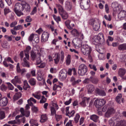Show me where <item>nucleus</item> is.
Returning <instances> with one entry per match:
<instances>
[{
  "instance_id": "obj_6",
  "label": "nucleus",
  "mask_w": 126,
  "mask_h": 126,
  "mask_svg": "<svg viewBox=\"0 0 126 126\" xmlns=\"http://www.w3.org/2000/svg\"><path fill=\"white\" fill-rule=\"evenodd\" d=\"M106 104V100L104 99H97L94 102V105L97 109L103 107Z\"/></svg>"
},
{
  "instance_id": "obj_8",
  "label": "nucleus",
  "mask_w": 126,
  "mask_h": 126,
  "mask_svg": "<svg viewBox=\"0 0 126 126\" xmlns=\"http://www.w3.org/2000/svg\"><path fill=\"white\" fill-rule=\"evenodd\" d=\"M53 106L50 107L51 116L57 115V110H59V105L57 103H53Z\"/></svg>"
},
{
  "instance_id": "obj_52",
  "label": "nucleus",
  "mask_w": 126,
  "mask_h": 126,
  "mask_svg": "<svg viewBox=\"0 0 126 126\" xmlns=\"http://www.w3.org/2000/svg\"><path fill=\"white\" fill-rule=\"evenodd\" d=\"M89 67H90V68H91V69H93L94 71H97V68L96 67V66L95 65L89 64Z\"/></svg>"
},
{
  "instance_id": "obj_24",
  "label": "nucleus",
  "mask_w": 126,
  "mask_h": 126,
  "mask_svg": "<svg viewBox=\"0 0 126 126\" xmlns=\"http://www.w3.org/2000/svg\"><path fill=\"white\" fill-rule=\"evenodd\" d=\"M118 49L119 51H126V43H123L118 46Z\"/></svg>"
},
{
  "instance_id": "obj_17",
  "label": "nucleus",
  "mask_w": 126,
  "mask_h": 126,
  "mask_svg": "<svg viewBox=\"0 0 126 126\" xmlns=\"http://www.w3.org/2000/svg\"><path fill=\"white\" fill-rule=\"evenodd\" d=\"M67 76V73L63 72V71L61 70L60 72V77L59 78L61 81H63L65 80Z\"/></svg>"
},
{
  "instance_id": "obj_42",
  "label": "nucleus",
  "mask_w": 126,
  "mask_h": 126,
  "mask_svg": "<svg viewBox=\"0 0 126 126\" xmlns=\"http://www.w3.org/2000/svg\"><path fill=\"white\" fill-rule=\"evenodd\" d=\"M30 124L31 125H33V126H39L37 121L35 120L34 119H31L30 121Z\"/></svg>"
},
{
  "instance_id": "obj_46",
  "label": "nucleus",
  "mask_w": 126,
  "mask_h": 126,
  "mask_svg": "<svg viewBox=\"0 0 126 126\" xmlns=\"http://www.w3.org/2000/svg\"><path fill=\"white\" fill-rule=\"evenodd\" d=\"M79 119H80V115L78 113L76 114L74 118V121L76 124H77L79 122Z\"/></svg>"
},
{
  "instance_id": "obj_15",
  "label": "nucleus",
  "mask_w": 126,
  "mask_h": 126,
  "mask_svg": "<svg viewBox=\"0 0 126 126\" xmlns=\"http://www.w3.org/2000/svg\"><path fill=\"white\" fill-rule=\"evenodd\" d=\"M115 9H116V11H120V13L118 14L119 16H120L121 17H125L126 15V11L124 10H121L120 9V8L119 6H117L116 8H115L114 9V10Z\"/></svg>"
},
{
  "instance_id": "obj_45",
  "label": "nucleus",
  "mask_w": 126,
  "mask_h": 126,
  "mask_svg": "<svg viewBox=\"0 0 126 126\" xmlns=\"http://www.w3.org/2000/svg\"><path fill=\"white\" fill-rule=\"evenodd\" d=\"M13 29L16 31L17 30H22L23 29V26H22L21 25H19L16 27H14Z\"/></svg>"
},
{
  "instance_id": "obj_11",
  "label": "nucleus",
  "mask_w": 126,
  "mask_h": 126,
  "mask_svg": "<svg viewBox=\"0 0 126 126\" xmlns=\"http://www.w3.org/2000/svg\"><path fill=\"white\" fill-rule=\"evenodd\" d=\"M16 70H17V72L18 73H21V75H24V73H25V72L27 71L24 68H23V69L20 68V65L19 64V63H18L17 64Z\"/></svg>"
},
{
  "instance_id": "obj_3",
  "label": "nucleus",
  "mask_w": 126,
  "mask_h": 126,
  "mask_svg": "<svg viewBox=\"0 0 126 126\" xmlns=\"http://www.w3.org/2000/svg\"><path fill=\"white\" fill-rule=\"evenodd\" d=\"M24 10V8L23 2L22 3H16L15 4L14 11L17 16H21V15H23V13H22V11Z\"/></svg>"
},
{
  "instance_id": "obj_27",
  "label": "nucleus",
  "mask_w": 126,
  "mask_h": 126,
  "mask_svg": "<svg viewBox=\"0 0 126 126\" xmlns=\"http://www.w3.org/2000/svg\"><path fill=\"white\" fill-rule=\"evenodd\" d=\"M116 118L113 117L109 121V124L110 126H117V124L115 125Z\"/></svg>"
},
{
  "instance_id": "obj_48",
  "label": "nucleus",
  "mask_w": 126,
  "mask_h": 126,
  "mask_svg": "<svg viewBox=\"0 0 126 126\" xmlns=\"http://www.w3.org/2000/svg\"><path fill=\"white\" fill-rule=\"evenodd\" d=\"M4 37L6 39L8 42H11V41H12V35L8 36V35H5Z\"/></svg>"
},
{
  "instance_id": "obj_1",
  "label": "nucleus",
  "mask_w": 126,
  "mask_h": 126,
  "mask_svg": "<svg viewBox=\"0 0 126 126\" xmlns=\"http://www.w3.org/2000/svg\"><path fill=\"white\" fill-rule=\"evenodd\" d=\"M81 50L83 55L88 56L90 63H92L93 62V59H92V56H91V51H92V48H91V47L89 46L87 44H85L84 45L83 47L81 48Z\"/></svg>"
},
{
  "instance_id": "obj_59",
  "label": "nucleus",
  "mask_w": 126,
  "mask_h": 126,
  "mask_svg": "<svg viewBox=\"0 0 126 126\" xmlns=\"http://www.w3.org/2000/svg\"><path fill=\"white\" fill-rule=\"evenodd\" d=\"M55 116L56 120L57 122H59V121H60V120H61V119L63 118L62 115H59L56 114Z\"/></svg>"
},
{
  "instance_id": "obj_28",
  "label": "nucleus",
  "mask_w": 126,
  "mask_h": 126,
  "mask_svg": "<svg viewBox=\"0 0 126 126\" xmlns=\"http://www.w3.org/2000/svg\"><path fill=\"white\" fill-rule=\"evenodd\" d=\"M73 71V75H76V69L75 68H72V69H69L67 71L68 75H71V73Z\"/></svg>"
},
{
  "instance_id": "obj_22",
  "label": "nucleus",
  "mask_w": 126,
  "mask_h": 126,
  "mask_svg": "<svg viewBox=\"0 0 126 126\" xmlns=\"http://www.w3.org/2000/svg\"><path fill=\"white\" fill-rule=\"evenodd\" d=\"M59 14L62 17L63 19L66 20L67 18H68V15L65 11L59 13Z\"/></svg>"
},
{
  "instance_id": "obj_13",
  "label": "nucleus",
  "mask_w": 126,
  "mask_h": 126,
  "mask_svg": "<svg viewBox=\"0 0 126 126\" xmlns=\"http://www.w3.org/2000/svg\"><path fill=\"white\" fill-rule=\"evenodd\" d=\"M14 63V62L13 61H12V59H11V58L10 57H8V58H5L4 59V61L3 62V64L5 66V67H8V64L7 63Z\"/></svg>"
},
{
  "instance_id": "obj_55",
  "label": "nucleus",
  "mask_w": 126,
  "mask_h": 126,
  "mask_svg": "<svg viewBox=\"0 0 126 126\" xmlns=\"http://www.w3.org/2000/svg\"><path fill=\"white\" fill-rule=\"evenodd\" d=\"M104 17L105 19L108 21H111L112 20V17H111V15H109L108 16H107V15H104Z\"/></svg>"
},
{
  "instance_id": "obj_34",
  "label": "nucleus",
  "mask_w": 126,
  "mask_h": 126,
  "mask_svg": "<svg viewBox=\"0 0 126 126\" xmlns=\"http://www.w3.org/2000/svg\"><path fill=\"white\" fill-rule=\"evenodd\" d=\"M71 63V56L70 55H68L66 60V64L67 65H69Z\"/></svg>"
},
{
  "instance_id": "obj_60",
  "label": "nucleus",
  "mask_w": 126,
  "mask_h": 126,
  "mask_svg": "<svg viewBox=\"0 0 126 126\" xmlns=\"http://www.w3.org/2000/svg\"><path fill=\"white\" fill-rule=\"evenodd\" d=\"M33 39H34V34L32 33L29 37V41L30 42H32L33 40Z\"/></svg>"
},
{
  "instance_id": "obj_43",
  "label": "nucleus",
  "mask_w": 126,
  "mask_h": 126,
  "mask_svg": "<svg viewBox=\"0 0 126 126\" xmlns=\"http://www.w3.org/2000/svg\"><path fill=\"white\" fill-rule=\"evenodd\" d=\"M46 102H47V98L45 97V96L42 95L41 98L40 97V100L39 101L40 104H44V103Z\"/></svg>"
},
{
  "instance_id": "obj_23",
  "label": "nucleus",
  "mask_w": 126,
  "mask_h": 126,
  "mask_svg": "<svg viewBox=\"0 0 126 126\" xmlns=\"http://www.w3.org/2000/svg\"><path fill=\"white\" fill-rule=\"evenodd\" d=\"M60 60H61V56L60 55L57 54L55 56L54 61L55 64H58L60 63Z\"/></svg>"
},
{
  "instance_id": "obj_18",
  "label": "nucleus",
  "mask_w": 126,
  "mask_h": 126,
  "mask_svg": "<svg viewBox=\"0 0 126 126\" xmlns=\"http://www.w3.org/2000/svg\"><path fill=\"white\" fill-rule=\"evenodd\" d=\"M95 92L96 94H97L99 96H106V92H105L104 90H100L99 89H96L95 90Z\"/></svg>"
},
{
  "instance_id": "obj_50",
  "label": "nucleus",
  "mask_w": 126,
  "mask_h": 126,
  "mask_svg": "<svg viewBox=\"0 0 126 126\" xmlns=\"http://www.w3.org/2000/svg\"><path fill=\"white\" fill-rule=\"evenodd\" d=\"M0 89L2 91H6L7 90V86H5L4 84H2L0 86Z\"/></svg>"
},
{
  "instance_id": "obj_37",
  "label": "nucleus",
  "mask_w": 126,
  "mask_h": 126,
  "mask_svg": "<svg viewBox=\"0 0 126 126\" xmlns=\"http://www.w3.org/2000/svg\"><path fill=\"white\" fill-rule=\"evenodd\" d=\"M12 83L14 84V82H16L17 83H20L21 82V80H20V78L18 76H15L13 80L11 81Z\"/></svg>"
},
{
  "instance_id": "obj_5",
  "label": "nucleus",
  "mask_w": 126,
  "mask_h": 126,
  "mask_svg": "<svg viewBox=\"0 0 126 126\" xmlns=\"http://www.w3.org/2000/svg\"><path fill=\"white\" fill-rule=\"evenodd\" d=\"M80 6L82 9H88L90 7V0H79Z\"/></svg>"
},
{
  "instance_id": "obj_35",
  "label": "nucleus",
  "mask_w": 126,
  "mask_h": 126,
  "mask_svg": "<svg viewBox=\"0 0 126 126\" xmlns=\"http://www.w3.org/2000/svg\"><path fill=\"white\" fill-rule=\"evenodd\" d=\"M32 102H33V103H36L37 101H36V99H35L33 97H31L28 100V103L29 104L30 106H32L33 105V103Z\"/></svg>"
},
{
  "instance_id": "obj_30",
  "label": "nucleus",
  "mask_w": 126,
  "mask_h": 126,
  "mask_svg": "<svg viewBox=\"0 0 126 126\" xmlns=\"http://www.w3.org/2000/svg\"><path fill=\"white\" fill-rule=\"evenodd\" d=\"M71 34L74 36V37H78L79 36V32L77 31V30L74 29L71 31Z\"/></svg>"
},
{
  "instance_id": "obj_44",
  "label": "nucleus",
  "mask_w": 126,
  "mask_h": 126,
  "mask_svg": "<svg viewBox=\"0 0 126 126\" xmlns=\"http://www.w3.org/2000/svg\"><path fill=\"white\" fill-rule=\"evenodd\" d=\"M60 57L61 62L63 63V61L64 60V52H63V51H61Z\"/></svg>"
},
{
  "instance_id": "obj_25",
  "label": "nucleus",
  "mask_w": 126,
  "mask_h": 126,
  "mask_svg": "<svg viewBox=\"0 0 126 126\" xmlns=\"http://www.w3.org/2000/svg\"><path fill=\"white\" fill-rule=\"evenodd\" d=\"M31 57L32 58V61H35L36 58H37V54L34 50H32L31 52Z\"/></svg>"
},
{
  "instance_id": "obj_20",
  "label": "nucleus",
  "mask_w": 126,
  "mask_h": 126,
  "mask_svg": "<svg viewBox=\"0 0 126 126\" xmlns=\"http://www.w3.org/2000/svg\"><path fill=\"white\" fill-rule=\"evenodd\" d=\"M48 116L47 115H42L40 117V123H46L48 121Z\"/></svg>"
},
{
  "instance_id": "obj_10",
  "label": "nucleus",
  "mask_w": 126,
  "mask_h": 126,
  "mask_svg": "<svg viewBox=\"0 0 126 126\" xmlns=\"http://www.w3.org/2000/svg\"><path fill=\"white\" fill-rule=\"evenodd\" d=\"M126 71L125 68H120L118 70V75L121 77L122 79H126V76H125L126 75Z\"/></svg>"
},
{
  "instance_id": "obj_21",
  "label": "nucleus",
  "mask_w": 126,
  "mask_h": 126,
  "mask_svg": "<svg viewBox=\"0 0 126 126\" xmlns=\"http://www.w3.org/2000/svg\"><path fill=\"white\" fill-rule=\"evenodd\" d=\"M65 7L67 9V10H71V8L72 7V5L71 4V2L66 1Z\"/></svg>"
},
{
  "instance_id": "obj_64",
  "label": "nucleus",
  "mask_w": 126,
  "mask_h": 126,
  "mask_svg": "<svg viewBox=\"0 0 126 126\" xmlns=\"http://www.w3.org/2000/svg\"><path fill=\"white\" fill-rule=\"evenodd\" d=\"M65 126H73L72 121L69 120L65 125Z\"/></svg>"
},
{
  "instance_id": "obj_58",
  "label": "nucleus",
  "mask_w": 126,
  "mask_h": 126,
  "mask_svg": "<svg viewBox=\"0 0 126 126\" xmlns=\"http://www.w3.org/2000/svg\"><path fill=\"white\" fill-rule=\"evenodd\" d=\"M91 81V79L90 78H86L84 81L83 83H85L86 84H88V83H90V82Z\"/></svg>"
},
{
  "instance_id": "obj_9",
  "label": "nucleus",
  "mask_w": 126,
  "mask_h": 126,
  "mask_svg": "<svg viewBox=\"0 0 126 126\" xmlns=\"http://www.w3.org/2000/svg\"><path fill=\"white\" fill-rule=\"evenodd\" d=\"M115 112V109L112 107H109L105 113V116L106 118H111V116H112V115H114Z\"/></svg>"
},
{
  "instance_id": "obj_41",
  "label": "nucleus",
  "mask_w": 126,
  "mask_h": 126,
  "mask_svg": "<svg viewBox=\"0 0 126 126\" xmlns=\"http://www.w3.org/2000/svg\"><path fill=\"white\" fill-rule=\"evenodd\" d=\"M65 25L69 30H72L73 28L70 26V22L69 21H66L65 22Z\"/></svg>"
},
{
  "instance_id": "obj_26",
  "label": "nucleus",
  "mask_w": 126,
  "mask_h": 126,
  "mask_svg": "<svg viewBox=\"0 0 126 126\" xmlns=\"http://www.w3.org/2000/svg\"><path fill=\"white\" fill-rule=\"evenodd\" d=\"M90 119L94 123H97L98 120H99V117L96 115H93L91 116Z\"/></svg>"
},
{
  "instance_id": "obj_19",
  "label": "nucleus",
  "mask_w": 126,
  "mask_h": 126,
  "mask_svg": "<svg viewBox=\"0 0 126 126\" xmlns=\"http://www.w3.org/2000/svg\"><path fill=\"white\" fill-rule=\"evenodd\" d=\"M95 90V87L93 85H89L88 87V92L89 94H92V93Z\"/></svg>"
},
{
  "instance_id": "obj_38",
  "label": "nucleus",
  "mask_w": 126,
  "mask_h": 126,
  "mask_svg": "<svg viewBox=\"0 0 126 126\" xmlns=\"http://www.w3.org/2000/svg\"><path fill=\"white\" fill-rule=\"evenodd\" d=\"M117 126H126V121L125 120H121L117 123Z\"/></svg>"
},
{
  "instance_id": "obj_2",
  "label": "nucleus",
  "mask_w": 126,
  "mask_h": 126,
  "mask_svg": "<svg viewBox=\"0 0 126 126\" xmlns=\"http://www.w3.org/2000/svg\"><path fill=\"white\" fill-rule=\"evenodd\" d=\"M93 44L97 46L98 44H105V38L102 32L99 33L97 35L94 37L92 39Z\"/></svg>"
},
{
  "instance_id": "obj_54",
  "label": "nucleus",
  "mask_w": 126,
  "mask_h": 126,
  "mask_svg": "<svg viewBox=\"0 0 126 126\" xmlns=\"http://www.w3.org/2000/svg\"><path fill=\"white\" fill-rule=\"evenodd\" d=\"M16 25H17V21H15L14 22H12L10 25V27H11V28H12L13 27H16Z\"/></svg>"
},
{
  "instance_id": "obj_63",
  "label": "nucleus",
  "mask_w": 126,
  "mask_h": 126,
  "mask_svg": "<svg viewBox=\"0 0 126 126\" xmlns=\"http://www.w3.org/2000/svg\"><path fill=\"white\" fill-rule=\"evenodd\" d=\"M31 21H32V18H31V17L30 16H27L26 19V22H31Z\"/></svg>"
},
{
  "instance_id": "obj_40",
  "label": "nucleus",
  "mask_w": 126,
  "mask_h": 126,
  "mask_svg": "<svg viewBox=\"0 0 126 126\" xmlns=\"http://www.w3.org/2000/svg\"><path fill=\"white\" fill-rule=\"evenodd\" d=\"M5 118V113L0 109V120H3Z\"/></svg>"
},
{
  "instance_id": "obj_16",
  "label": "nucleus",
  "mask_w": 126,
  "mask_h": 126,
  "mask_svg": "<svg viewBox=\"0 0 126 126\" xmlns=\"http://www.w3.org/2000/svg\"><path fill=\"white\" fill-rule=\"evenodd\" d=\"M20 112L23 116H25L26 118H29L30 116V111H29L28 110L26 109L24 110V108H21Z\"/></svg>"
},
{
  "instance_id": "obj_4",
  "label": "nucleus",
  "mask_w": 126,
  "mask_h": 126,
  "mask_svg": "<svg viewBox=\"0 0 126 126\" xmlns=\"http://www.w3.org/2000/svg\"><path fill=\"white\" fill-rule=\"evenodd\" d=\"M88 71V67L85 64L82 63L78 67V73L79 75L83 76L85 75L87 72Z\"/></svg>"
},
{
  "instance_id": "obj_53",
  "label": "nucleus",
  "mask_w": 126,
  "mask_h": 126,
  "mask_svg": "<svg viewBox=\"0 0 126 126\" xmlns=\"http://www.w3.org/2000/svg\"><path fill=\"white\" fill-rule=\"evenodd\" d=\"M6 84L8 85V88L9 90H13L14 89V87H13V85H12L11 83L8 82L6 83Z\"/></svg>"
},
{
  "instance_id": "obj_29",
  "label": "nucleus",
  "mask_w": 126,
  "mask_h": 126,
  "mask_svg": "<svg viewBox=\"0 0 126 126\" xmlns=\"http://www.w3.org/2000/svg\"><path fill=\"white\" fill-rule=\"evenodd\" d=\"M91 81L94 84H97L99 81L98 78L94 77L93 76L90 77Z\"/></svg>"
},
{
  "instance_id": "obj_32",
  "label": "nucleus",
  "mask_w": 126,
  "mask_h": 126,
  "mask_svg": "<svg viewBox=\"0 0 126 126\" xmlns=\"http://www.w3.org/2000/svg\"><path fill=\"white\" fill-rule=\"evenodd\" d=\"M123 97V94H119L116 97V101L119 104H121V100Z\"/></svg>"
},
{
  "instance_id": "obj_31",
  "label": "nucleus",
  "mask_w": 126,
  "mask_h": 126,
  "mask_svg": "<svg viewBox=\"0 0 126 126\" xmlns=\"http://www.w3.org/2000/svg\"><path fill=\"white\" fill-rule=\"evenodd\" d=\"M24 10L25 9L26 11H30V5L27 2H23Z\"/></svg>"
},
{
  "instance_id": "obj_47",
  "label": "nucleus",
  "mask_w": 126,
  "mask_h": 126,
  "mask_svg": "<svg viewBox=\"0 0 126 126\" xmlns=\"http://www.w3.org/2000/svg\"><path fill=\"white\" fill-rule=\"evenodd\" d=\"M79 82H81V80H80V79L76 80V79H75V80H74V81H73L72 83V85L73 86H74L76 85V84H78V83H79Z\"/></svg>"
},
{
  "instance_id": "obj_49",
  "label": "nucleus",
  "mask_w": 126,
  "mask_h": 126,
  "mask_svg": "<svg viewBox=\"0 0 126 126\" xmlns=\"http://www.w3.org/2000/svg\"><path fill=\"white\" fill-rule=\"evenodd\" d=\"M2 48H8L9 45H8V42L7 41H4L2 44Z\"/></svg>"
},
{
  "instance_id": "obj_51",
  "label": "nucleus",
  "mask_w": 126,
  "mask_h": 126,
  "mask_svg": "<svg viewBox=\"0 0 126 126\" xmlns=\"http://www.w3.org/2000/svg\"><path fill=\"white\" fill-rule=\"evenodd\" d=\"M32 49V48H31V46H27L26 48V49L25 50V53L30 54Z\"/></svg>"
},
{
  "instance_id": "obj_56",
  "label": "nucleus",
  "mask_w": 126,
  "mask_h": 126,
  "mask_svg": "<svg viewBox=\"0 0 126 126\" xmlns=\"http://www.w3.org/2000/svg\"><path fill=\"white\" fill-rule=\"evenodd\" d=\"M80 104L82 107H86V101H85L84 98L83 99L82 102H80Z\"/></svg>"
},
{
  "instance_id": "obj_61",
  "label": "nucleus",
  "mask_w": 126,
  "mask_h": 126,
  "mask_svg": "<svg viewBox=\"0 0 126 126\" xmlns=\"http://www.w3.org/2000/svg\"><path fill=\"white\" fill-rule=\"evenodd\" d=\"M30 86H29V84H28L27 83L24 84V86H23V89L24 90H27L28 88H29Z\"/></svg>"
},
{
  "instance_id": "obj_12",
  "label": "nucleus",
  "mask_w": 126,
  "mask_h": 126,
  "mask_svg": "<svg viewBox=\"0 0 126 126\" xmlns=\"http://www.w3.org/2000/svg\"><path fill=\"white\" fill-rule=\"evenodd\" d=\"M8 104V99L7 97H4L0 100V106L1 107H5Z\"/></svg>"
},
{
  "instance_id": "obj_57",
  "label": "nucleus",
  "mask_w": 126,
  "mask_h": 126,
  "mask_svg": "<svg viewBox=\"0 0 126 126\" xmlns=\"http://www.w3.org/2000/svg\"><path fill=\"white\" fill-rule=\"evenodd\" d=\"M53 18H54L55 20H56V21L57 22H59L60 21H61V17H60V16H58L57 17V16H56L55 15H53Z\"/></svg>"
},
{
  "instance_id": "obj_7",
  "label": "nucleus",
  "mask_w": 126,
  "mask_h": 126,
  "mask_svg": "<svg viewBox=\"0 0 126 126\" xmlns=\"http://www.w3.org/2000/svg\"><path fill=\"white\" fill-rule=\"evenodd\" d=\"M90 24L92 25L94 30V31H98L100 29V23L98 21H96L94 19L91 20L90 21Z\"/></svg>"
},
{
  "instance_id": "obj_39",
  "label": "nucleus",
  "mask_w": 126,
  "mask_h": 126,
  "mask_svg": "<svg viewBox=\"0 0 126 126\" xmlns=\"http://www.w3.org/2000/svg\"><path fill=\"white\" fill-rule=\"evenodd\" d=\"M75 114V111L71 110V111H69L68 113L66 114V116L69 117V118H71V117H74V114Z\"/></svg>"
},
{
  "instance_id": "obj_36",
  "label": "nucleus",
  "mask_w": 126,
  "mask_h": 126,
  "mask_svg": "<svg viewBox=\"0 0 126 126\" xmlns=\"http://www.w3.org/2000/svg\"><path fill=\"white\" fill-rule=\"evenodd\" d=\"M29 82L30 84L31 85V86H34L36 85V81L35 79L32 78L29 80Z\"/></svg>"
},
{
  "instance_id": "obj_33",
  "label": "nucleus",
  "mask_w": 126,
  "mask_h": 126,
  "mask_svg": "<svg viewBox=\"0 0 126 126\" xmlns=\"http://www.w3.org/2000/svg\"><path fill=\"white\" fill-rule=\"evenodd\" d=\"M56 6L58 8L59 14L64 11V10H63V6H62V5L60 4H56Z\"/></svg>"
},
{
  "instance_id": "obj_14",
  "label": "nucleus",
  "mask_w": 126,
  "mask_h": 126,
  "mask_svg": "<svg viewBox=\"0 0 126 126\" xmlns=\"http://www.w3.org/2000/svg\"><path fill=\"white\" fill-rule=\"evenodd\" d=\"M50 34L47 32H44L41 35V41L42 42H47L49 39Z\"/></svg>"
},
{
  "instance_id": "obj_62",
  "label": "nucleus",
  "mask_w": 126,
  "mask_h": 126,
  "mask_svg": "<svg viewBox=\"0 0 126 126\" xmlns=\"http://www.w3.org/2000/svg\"><path fill=\"white\" fill-rule=\"evenodd\" d=\"M46 66V63H43L40 64V65L37 66L38 68H44Z\"/></svg>"
}]
</instances>
